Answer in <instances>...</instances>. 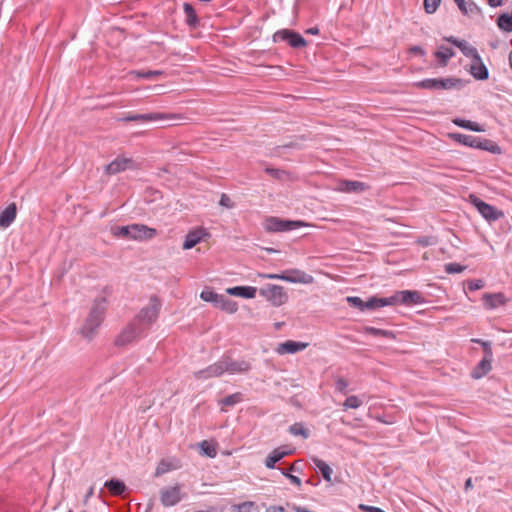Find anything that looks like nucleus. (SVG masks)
Wrapping results in <instances>:
<instances>
[{
  "mask_svg": "<svg viewBox=\"0 0 512 512\" xmlns=\"http://www.w3.org/2000/svg\"><path fill=\"white\" fill-rule=\"evenodd\" d=\"M106 311V299L104 297L97 298L81 328V334L86 339H92L97 328L101 325Z\"/></svg>",
  "mask_w": 512,
  "mask_h": 512,
  "instance_id": "obj_1",
  "label": "nucleus"
},
{
  "mask_svg": "<svg viewBox=\"0 0 512 512\" xmlns=\"http://www.w3.org/2000/svg\"><path fill=\"white\" fill-rule=\"evenodd\" d=\"M160 309V301L157 297L153 296L150 298L149 304L143 307L132 321L140 331L146 334L151 325L157 320Z\"/></svg>",
  "mask_w": 512,
  "mask_h": 512,
  "instance_id": "obj_2",
  "label": "nucleus"
},
{
  "mask_svg": "<svg viewBox=\"0 0 512 512\" xmlns=\"http://www.w3.org/2000/svg\"><path fill=\"white\" fill-rule=\"evenodd\" d=\"M111 232L116 237L133 240L151 239L156 235V230L143 224H131L127 226H114Z\"/></svg>",
  "mask_w": 512,
  "mask_h": 512,
  "instance_id": "obj_3",
  "label": "nucleus"
},
{
  "mask_svg": "<svg viewBox=\"0 0 512 512\" xmlns=\"http://www.w3.org/2000/svg\"><path fill=\"white\" fill-rule=\"evenodd\" d=\"M385 306L396 304H419L423 301V297L418 291L402 290L394 293L390 297H383Z\"/></svg>",
  "mask_w": 512,
  "mask_h": 512,
  "instance_id": "obj_4",
  "label": "nucleus"
},
{
  "mask_svg": "<svg viewBox=\"0 0 512 512\" xmlns=\"http://www.w3.org/2000/svg\"><path fill=\"white\" fill-rule=\"evenodd\" d=\"M186 496V493L182 492L181 485L179 484L164 487L160 490V500L162 505L165 507H171L178 504L186 498Z\"/></svg>",
  "mask_w": 512,
  "mask_h": 512,
  "instance_id": "obj_5",
  "label": "nucleus"
},
{
  "mask_svg": "<svg viewBox=\"0 0 512 512\" xmlns=\"http://www.w3.org/2000/svg\"><path fill=\"white\" fill-rule=\"evenodd\" d=\"M457 47L460 49L463 55L476 61L475 64L471 65L470 72L475 79L480 80V56L478 54L477 48L466 40H461L458 42Z\"/></svg>",
  "mask_w": 512,
  "mask_h": 512,
  "instance_id": "obj_6",
  "label": "nucleus"
},
{
  "mask_svg": "<svg viewBox=\"0 0 512 512\" xmlns=\"http://www.w3.org/2000/svg\"><path fill=\"white\" fill-rule=\"evenodd\" d=\"M274 42L286 41L295 49L306 46L307 42L301 34L289 29L279 30L273 35Z\"/></svg>",
  "mask_w": 512,
  "mask_h": 512,
  "instance_id": "obj_7",
  "label": "nucleus"
},
{
  "mask_svg": "<svg viewBox=\"0 0 512 512\" xmlns=\"http://www.w3.org/2000/svg\"><path fill=\"white\" fill-rule=\"evenodd\" d=\"M302 221L283 220L270 217L266 220V229L271 232H286L305 226Z\"/></svg>",
  "mask_w": 512,
  "mask_h": 512,
  "instance_id": "obj_8",
  "label": "nucleus"
},
{
  "mask_svg": "<svg viewBox=\"0 0 512 512\" xmlns=\"http://www.w3.org/2000/svg\"><path fill=\"white\" fill-rule=\"evenodd\" d=\"M260 294L271 301L274 306L284 304L288 298L282 286L268 284L260 289Z\"/></svg>",
  "mask_w": 512,
  "mask_h": 512,
  "instance_id": "obj_9",
  "label": "nucleus"
},
{
  "mask_svg": "<svg viewBox=\"0 0 512 512\" xmlns=\"http://www.w3.org/2000/svg\"><path fill=\"white\" fill-rule=\"evenodd\" d=\"M346 301L351 307L357 308L360 311L374 310L376 308L385 306L383 298L376 296L370 297L367 301H363L360 297L357 296H349L346 298Z\"/></svg>",
  "mask_w": 512,
  "mask_h": 512,
  "instance_id": "obj_10",
  "label": "nucleus"
},
{
  "mask_svg": "<svg viewBox=\"0 0 512 512\" xmlns=\"http://www.w3.org/2000/svg\"><path fill=\"white\" fill-rule=\"evenodd\" d=\"M145 333L143 331H140L135 325L133 321H131L128 326L121 332V334L117 337L115 343L118 346L126 345L133 340H135L137 337L143 336Z\"/></svg>",
  "mask_w": 512,
  "mask_h": 512,
  "instance_id": "obj_11",
  "label": "nucleus"
},
{
  "mask_svg": "<svg viewBox=\"0 0 512 512\" xmlns=\"http://www.w3.org/2000/svg\"><path fill=\"white\" fill-rule=\"evenodd\" d=\"M224 373L228 372L229 374H237V373H246L251 369V364L245 360H233L230 357L222 358Z\"/></svg>",
  "mask_w": 512,
  "mask_h": 512,
  "instance_id": "obj_12",
  "label": "nucleus"
},
{
  "mask_svg": "<svg viewBox=\"0 0 512 512\" xmlns=\"http://www.w3.org/2000/svg\"><path fill=\"white\" fill-rule=\"evenodd\" d=\"M173 118L172 116H168L163 113H145V114H138V113H128L126 116L121 118L122 121L125 122H139V123H146L150 121H159L164 119H170Z\"/></svg>",
  "mask_w": 512,
  "mask_h": 512,
  "instance_id": "obj_13",
  "label": "nucleus"
},
{
  "mask_svg": "<svg viewBox=\"0 0 512 512\" xmlns=\"http://www.w3.org/2000/svg\"><path fill=\"white\" fill-rule=\"evenodd\" d=\"M224 368H226V366H223L221 358L219 361L208 366L207 368L194 372V377L198 380H206L212 377H219L224 374Z\"/></svg>",
  "mask_w": 512,
  "mask_h": 512,
  "instance_id": "obj_14",
  "label": "nucleus"
},
{
  "mask_svg": "<svg viewBox=\"0 0 512 512\" xmlns=\"http://www.w3.org/2000/svg\"><path fill=\"white\" fill-rule=\"evenodd\" d=\"M283 275L282 280L290 283L311 284L314 281L311 275L299 269L286 270Z\"/></svg>",
  "mask_w": 512,
  "mask_h": 512,
  "instance_id": "obj_15",
  "label": "nucleus"
},
{
  "mask_svg": "<svg viewBox=\"0 0 512 512\" xmlns=\"http://www.w3.org/2000/svg\"><path fill=\"white\" fill-rule=\"evenodd\" d=\"M508 299L501 292L499 293H486L482 295L483 306L487 309H496L504 306Z\"/></svg>",
  "mask_w": 512,
  "mask_h": 512,
  "instance_id": "obj_16",
  "label": "nucleus"
},
{
  "mask_svg": "<svg viewBox=\"0 0 512 512\" xmlns=\"http://www.w3.org/2000/svg\"><path fill=\"white\" fill-rule=\"evenodd\" d=\"M308 346V343L287 340L283 343L278 344L276 352L280 355L294 354L304 350Z\"/></svg>",
  "mask_w": 512,
  "mask_h": 512,
  "instance_id": "obj_17",
  "label": "nucleus"
},
{
  "mask_svg": "<svg viewBox=\"0 0 512 512\" xmlns=\"http://www.w3.org/2000/svg\"><path fill=\"white\" fill-rule=\"evenodd\" d=\"M133 166V161L130 158L118 157L110 164L106 165L105 171L109 175L117 174Z\"/></svg>",
  "mask_w": 512,
  "mask_h": 512,
  "instance_id": "obj_18",
  "label": "nucleus"
},
{
  "mask_svg": "<svg viewBox=\"0 0 512 512\" xmlns=\"http://www.w3.org/2000/svg\"><path fill=\"white\" fill-rule=\"evenodd\" d=\"M205 235H207V233L203 228H197L195 230L190 231L185 237L183 249H192L203 239Z\"/></svg>",
  "mask_w": 512,
  "mask_h": 512,
  "instance_id": "obj_19",
  "label": "nucleus"
},
{
  "mask_svg": "<svg viewBox=\"0 0 512 512\" xmlns=\"http://www.w3.org/2000/svg\"><path fill=\"white\" fill-rule=\"evenodd\" d=\"M257 289L252 286H235L226 289V293L232 296L242 297L246 299L254 298Z\"/></svg>",
  "mask_w": 512,
  "mask_h": 512,
  "instance_id": "obj_20",
  "label": "nucleus"
},
{
  "mask_svg": "<svg viewBox=\"0 0 512 512\" xmlns=\"http://www.w3.org/2000/svg\"><path fill=\"white\" fill-rule=\"evenodd\" d=\"M482 217L489 223H492L503 218L504 212L482 201Z\"/></svg>",
  "mask_w": 512,
  "mask_h": 512,
  "instance_id": "obj_21",
  "label": "nucleus"
},
{
  "mask_svg": "<svg viewBox=\"0 0 512 512\" xmlns=\"http://www.w3.org/2000/svg\"><path fill=\"white\" fill-rule=\"evenodd\" d=\"M17 207L15 203L9 204L0 214V227H9L16 218Z\"/></svg>",
  "mask_w": 512,
  "mask_h": 512,
  "instance_id": "obj_22",
  "label": "nucleus"
},
{
  "mask_svg": "<svg viewBox=\"0 0 512 512\" xmlns=\"http://www.w3.org/2000/svg\"><path fill=\"white\" fill-rule=\"evenodd\" d=\"M365 189V183L360 181L342 180L338 184V190L346 193H359Z\"/></svg>",
  "mask_w": 512,
  "mask_h": 512,
  "instance_id": "obj_23",
  "label": "nucleus"
},
{
  "mask_svg": "<svg viewBox=\"0 0 512 512\" xmlns=\"http://www.w3.org/2000/svg\"><path fill=\"white\" fill-rule=\"evenodd\" d=\"M216 308H220L221 310L233 314L237 311L238 306L237 303L226 297L225 295H218L216 302L214 304Z\"/></svg>",
  "mask_w": 512,
  "mask_h": 512,
  "instance_id": "obj_24",
  "label": "nucleus"
},
{
  "mask_svg": "<svg viewBox=\"0 0 512 512\" xmlns=\"http://www.w3.org/2000/svg\"><path fill=\"white\" fill-rule=\"evenodd\" d=\"M290 454V451L284 450L282 447L274 449L265 460V466L269 469L275 468V464L282 458Z\"/></svg>",
  "mask_w": 512,
  "mask_h": 512,
  "instance_id": "obj_25",
  "label": "nucleus"
},
{
  "mask_svg": "<svg viewBox=\"0 0 512 512\" xmlns=\"http://www.w3.org/2000/svg\"><path fill=\"white\" fill-rule=\"evenodd\" d=\"M449 136L453 140H455L461 144H464L466 146L480 148V140H478L477 138H475L473 136L465 135V134H461V133H451V134H449Z\"/></svg>",
  "mask_w": 512,
  "mask_h": 512,
  "instance_id": "obj_26",
  "label": "nucleus"
},
{
  "mask_svg": "<svg viewBox=\"0 0 512 512\" xmlns=\"http://www.w3.org/2000/svg\"><path fill=\"white\" fill-rule=\"evenodd\" d=\"M482 350L484 352V356L482 358V376L487 374L492 370V351L488 343L482 342Z\"/></svg>",
  "mask_w": 512,
  "mask_h": 512,
  "instance_id": "obj_27",
  "label": "nucleus"
},
{
  "mask_svg": "<svg viewBox=\"0 0 512 512\" xmlns=\"http://www.w3.org/2000/svg\"><path fill=\"white\" fill-rule=\"evenodd\" d=\"M104 487L114 496L122 495L126 490L125 483L116 478L106 481Z\"/></svg>",
  "mask_w": 512,
  "mask_h": 512,
  "instance_id": "obj_28",
  "label": "nucleus"
},
{
  "mask_svg": "<svg viewBox=\"0 0 512 512\" xmlns=\"http://www.w3.org/2000/svg\"><path fill=\"white\" fill-rule=\"evenodd\" d=\"M183 10L186 16V24L191 28H196L199 25V19L193 6L189 3H184Z\"/></svg>",
  "mask_w": 512,
  "mask_h": 512,
  "instance_id": "obj_29",
  "label": "nucleus"
},
{
  "mask_svg": "<svg viewBox=\"0 0 512 512\" xmlns=\"http://www.w3.org/2000/svg\"><path fill=\"white\" fill-rule=\"evenodd\" d=\"M463 85V80L459 78L449 77L439 79V89H460Z\"/></svg>",
  "mask_w": 512,
  "mask_h": 512,
  "instance_id": "obj_30",
  "label": "nucleus"
},
{
  "mask_svg": "<svg viewBox=\"0 0 512 512\" xmlns=\"http://www.w3.org/2000/svg\"><path fill=\"white\" fill-rule=\"evenodd\" d=\"M453 56L454 51L443 45L439 46L438 50L435 52V57L439 60L441 66H446L448 60Z\"/></svg>",
  "mask_w": 512,
  "mask_h": 512,
  "instance_id": "obj_31",
  "label": "nucleus"
},
{
  "mask_svg": "<svg viewBox=\"0 0 512 512\" xmlns=\"http://www.w3.org/2000/svg\"><path fill=\"white\" fill-rule=\"evenodd\" d=\"M312 461H313L315 467L320 471L322 477L326 481L330 482L331 476L333 473L331 467L326 462H324L323 460L318 459V458H313Z\"/></svg>",
  "mask_w": 512,
  "mask_h": 512,
  "instance_id": "obj_32",
  "label": "nucleus"
},
{
  "mask_svg": "<svg viewBox=\"0 0 512 512\" xmlns=\"http://www.w3.org/2000/svg\"><path fill=\"white\" fill-rule=\"evenodd\" d=\"M454 2L465 15L476 14L478 12V7L474 2H470L468 5L465 0H454Z\"/></svg>",
  "mask_w": 512,
  "mask_h": 512,
  "instance_id": "obj_33",
  "label": "nucleus"
},
{
  "mask_svg": "<svg viewBox=\"0 0 512 512\" xmlns=\"http://www.w3.org/2000/svg\"><path fill=\"white\" fill-rule=\"evenodd\" d=\"M497 24L500 29L506 32H512V13L501 14L497 19Z\"/></svg>",
  "mask_w": 512,
  "mask_h": 512,
  "instance_id": "obj_34",
  "label": "nucleus"
},
{
  "mask_svg": "<svg viewBox=\"0 0 512 512\" xmlns=\"http://www.w3.org/2000/svg\"><path fill=\"white\" fill-rule=\"evenodd\" d=\"M364 332L367 334L374 335V336H381V337H384L387 339H395L394 333L389 330H382V329L366 326L364 328Z\"/></svg>",
  "mask_w": 512,
  "mask_h": 512,
  "instance_id": "obj_35",
  "label": "nucleus"
},
{
  "mask_svg": "<svg viewBox=\"0 0 512 512\" xmlns=\"http://www.w3.org/2000/svg\"><path fill=\"white\" fill-rule=\"evenodd\" d=\"M453 123L459 127L469 129L475 132H480V125L476 122H471L469 120L455 118L453 119Z\"/></svg>",
  "mask_w": 512,
  "mask_h": 512,
  "instance_id": "obj_36",
  "label": "nucleus"
},
{
  "mask_svg": "<svg viewBox=\"0 0 512 512\" xmlns=\"http://www.w3.org/2000/svg\"><path fill=\"white\" fill-rule=\"evenodd\" d=\"M289 432L294 436H302L307 439L310 435L309 430L306 429L302 423H294L289 427Z\"/></svg>",
  "mask_w": 512,
  "mask_h": 512,
  "instance_id": "obj_37",
  "label": "nucleus"
},
{
  "mask_svg": "<svg viewBox=\"0 0 512 512\" xmlns=\"http://www.w3.org/2000/svg\"><path fill=\"white\" fill-rule=\"evenodd\" d=\"M243 399V396L241 393L237 392L234 394H231L219 401V404L221 406H234L238 403H240Z\"/></svg>",
  "mask_w": 512,
  "mask_h": 512,
  "instance_id": "obj_38",
  "label": "nucleus"
},
{
  "mask_svg": "<svg viewBox=\"0 0 512 512\" xmlns=\"http://www.w3.org/2000/svg\"><path fill=\"white\" fill-rule=\"evenodd\" d=\"M482 150L498 155L502 153L501 147L496 142L489 139L482 140Z\"/></svg>",
  "mask_w": 512,
  "mask_h": 512,
  "instance_id": "obj_39",
  "label": "nucleus"
},
{
  "mask_svg": "<svg viewBox=\"0 0 512 512\" xmlns=\"http://www.w3.org/2000/svg\"><path fill=\"white\" fill-rule=\"evenodd\" d=\"M163 74L160 70H148V71H132L131 75H135L137 78L154 79Z\"/></svg>",
  "mask_w": 512,
  "mask_h": 512,
  "instance_id": "obj_40",
  "label": "nucleus"
},
{
  "mask_svg": "<svg viewBox=\"0 0 512 512\" xmlns=\"http://www.w3.org/2000/svg\"><path fill=\"white\" fill-rule=\"evenodd\" d=\"M415 86L422 89L439 90V79H424L415 83Z\"/></svg>",
  "mask_w": 512,
  "mask_h": 512,
  "instance_id": "obj_41",
  "label": "nucleus"
},
{
  "mask_svg": "<svg viewBox=\"0 0 512 512\" xmlns=\"http://www.w3.org/2000/svg\"><path fill=\"white\" fill-rule=\"evenodd\" d=\"M202 454L214 458L217 455V451L214 445L210 444L208 441L204 440L199 444Z\"/></svg>",
  "mask_w": 512,
  "mask_h": 512,
  "instance_id": "obj_42",
  "label": "nucleus"
},
{
  "mask_svg": "<svg viewBox=\"0 0 512 512\" xmlns=\"http://www.w3.org/2000/svg\"><path fill=\"white\" fill-rule=\"evenodd\" d=\"M265 172L272 178L277 180H285L288 178V173L285 170L272 168V167H266Z\"/></svg>",
  "mask_w": 512,
  "mask_h": 512,
  "instance_id": "obj_43",
  "label": "nucleus"
},
{
  "mask_svg": "<svg viewBox=\"0 0 512 512\" xmlns=\"http://www.w3.org/2000/svg\"><path fill=\"white\" fill-rule=\"evenodd\" d=\"M255 507V502L245 501L243 503L234 504L231 506L233 512H251Z\"/></svg>",
  "mask_w": 512,
  "mask_h": 512,
  "instance_id": "obj_44",
  "label": "nucleus"
},
{
  "mask_svg": "<svg viewBox=\"0 0 512 512\" xmlns=\"http://www.w3.org/2000/svg\"><path fill=\"white\" fill-rule=\"evenodd\" d=\"M362 405V401L358 396L352 395L348 396L343 403L345 409H357Z\"/></svg>",
  "mask_w": 512,
  "mask_h": 512,
  "instance_id": "obj_45",
  "label": "nucleus"
},
{
  "mask_svg": "<svg viewBox=\"0 0 512 512\" xmlns=\"http://www.w3.org/2000/svg\"><path fill=\"white\" fill-rule=\"evenodd\" d=\"M219 294L215 293L214 291L212 290H203L200 294V298L203 300V301H206V302H211L213 303V305L215 304L216 302V299L218 297Z\"/></svg>",
  "mask_w": 512,
  "mask_h": 512,
  "instance_id": "obj_46",
  "label": "nucleus"
},
{
  "mask_svg": "<svg viewBox=\"0 0 512 512\" xmlns=\"http://www.w3.org/2000/svg\"><path fill=\"white\" fill-rule=\"evenodd\" d=\"M440 2L441 0H424V9L426 13L433 14L437 10Z\"/></svg>",
  "mask_w": 512,
  "mask_h": 512,
  "instance_id": "obj_47",
  "label": "nucleus"
},
{
  "mask_svg": "<svg viewBox=\"0 0 512 512\" xmlns=\"http://www.w3.org/2000/svg\"><path fill=\"white\" fill-rule=\"evenodd\" d=\"M465 270V266H462L458 263H448L445 265V271L448 274L461 273Z\"/></svg>",
  "mask_w": 512,
  "mask_h": 512,
  "instance_id": "obj_48",
  "label": "nucleus"
},
{
  "mask_svg": "<svg viewBox=\"0 0 512 512\" xmlns=\"http://www.w3.org/2000/svg\"><path fill=\"white\" fill-rule=\"evenodd\" d=\"M347 387H348V382L344 378L339 377L336 379L335 389L338 392L346 395L348 393Z\"/></svg>",
  "mask_w": 512,
  "mask_h": 512,
  "instance_id": "obj_49",
  "label": "nucleus"
},
{
  "mask_svg": "<svg viewBox=\"0 0 512 512\" xmlns=\"http://www.w3.org/2000/svg\"><path fill=\"white\" fill-rule=\"evenodd\" d=\"M170 469H171V466L168 462L161 461L156 468L155 476H161V475L167 473L168 471H170Z\"/></svg>",
  "mask_w": 512,
  "mask_h": 512,
  "instance_id": "obj_50",
  "label": "nucleus"
},
{
  "mask_svg": "<svg viewBox=\"0 0 512 512\" xmlns=\"http://www.w3.org/2000/svg\"><path fill=\"white\" fill-rule=\"evenodd\" d=\"M219 204L225 208L233 207V202L231 201L230 197L226 194L221 195Z\"/></svg>",
  "mask_w": 512,
  "mask_h": 512,
  "instance_id": "obj_51",
  "label": "nucleus"
},
{
  "mask_svg": "<svg viewBox=\"0 0 512 512\" xmlns=\"http://www.w3.org/2000/svg\"><path fill=\"white\" fill-rule=\"evenodd\" d=\"M467 290L470 292L477 291L480 289V280H469L467 281Z\"/></svg>",
  "mask_w": 512,
  "mask_h": 512,
  "instance_id": "obj_52",
  "label": "nucleus"
},
{
  "mask_svg": "<svg viewBox=\"0 0 512 512\" xmlns=\"http://www.w3.org/2000/svg\"><path fill=\"white\" fill-rule=\"evenodd\" d=\"M282 474L284 476H286L291 481V483H293L294 485L301 486V479L299 477L294 476V475H292L290 473H287L284 470L282 471Z\"/></svg>",
  "mask_w": 512,
  "mask_h": 512,
  "instance_id": "obj_53",
  "label": "nucleus"
},
{
  "mask_svg": "<svg viewBox=\"0 0 512 512\" xmlns=\"http://www.w3.org/2000/svg\"><path fill=\"white\" fill-rule=\"evenodd\" d=\"M359 508L365 512H385L383 511L382 509L378 508V507H374V506H368V505H364V504H361L359 506Z\"/></svg>",
  "mask_w": 512,
  "mask_h": 512,
  "instance_id": "obj_54",
  "label": "nucleus"
},
{
  "mask_svg": "<svg viewBox=\"0 0 512 512\" xmlns=\"http://www.w3.org/2000/svg\"><path fill=\"white\" fill-rule=\"evenodd\" d=\"M260 276L265 279H278V280H282V277H284L283 273H281V274H260Z\"/></svg>",
  "mask_w": 512,
  "mask_h": 512,
  "instance_id": "obj_55",
  "label": "nucleus"
},
{
  "mask_svg": "<svg viewBox=\"0 0 512 512\" xmlns=\"http://www.w3.org/2000/svg\"><path fill=\"white\" fill-rule=\"evenodd\" d=\"M470 199L475 208L480 212V198L476 195H470Z\"/></svg>",
  "mask_w": 512,
  "mask_h": 512,
  "instance_id": "obj_56",
  "label": "nucleus"
},
{
  "mask_svg": "<svg viewBox=\"0 0 512 512\" xmlns=\"http://www.w3.org/2000/svg\"><path fill=\"white\" fill-rule=\"evenodd\" d=\"M471 375H472V377L474 379H479L480 378V362L478 364H476V366L474 367Z\"/></svg>",
  "mask_w": 512,
  "mask_h": 512,
  "instance_id": "obj_57",
  "label": "nucleus"
},
{
  "mask_svg": "<svg viewBox=\"0 0 512 512\" xmlns=\"http://www.w3.org/2000/svg\"><path fill=\"white\" fill-rule=\"evenodd\" d=\"M410 51L415 54L424 55V50L420 46H413Z\"/></svg>",
  "mask_w": 512,
  "mask_h": 512,
  "instance_id": "obj_58",
  "label": "nucleus"
},
{
  "mask_svg": "<svg viewBox=\"0 0 512 512\" xmlns=\"http://www.w3.org/2000/svg\"><path fill=\"white\" fill-rule=\"evenodd\" d=\"M445 40L450 42L451 44H453L456 47H457V43L461 41V39H458L454 36L446 37Z\"/></svg>",
  "mask_w": 512,
  "mask_h": 512,
  "instance_id": "obj_59",
  "label": "nucleus"
},
{
  "mask_svg": "<svg viewBox=\"0 0 512 512\" xmlns=\"http://www.w3.org/2000/svg\"><path fill=\"white\" fill-rule=\"evenodd\" d=\"M94 495V487H90L85 495L84 502L86 503L90 497Z\"/></svg>",
  "mask_w": 512,
  "mask_h": 512,
  "instance_id": "obj_60",
  "label": "nucleus"
},
{
  "mask_svg": "<svg viewBox=\"0 0 512 512\" xmlns=\"http://www.w3.org/2000/svg\"><path fill=\"white\" fill-rule=\"evenodd\" d=\"M492 7H497L502 4L503 0H487Z\"/></svg>",
  "mask_w": 512,
  "mask_h": 512,
  "instance_id": "obj_61",
  "label": "nucleus"
},
{
  "mask_svg": "<svg viewBox=\"0 0 512 512\" xmlns=\"http://www.w3.org/2000/svg\"><path fill=\"white\" fill-rule=\"evenodd\" d=\"M306 33L316 35L319 33V29L317 27H311L306 30Z\"/></svg>",
  "mask_w": 512,
  "mask_h": 512,
  "instance_id": "obj_62",
  "label": "nucleus"
},
{
  "mask_svg": "<svg viewBox=\"0 0 512 512\" xmlns=\"http://www.w3.org/2000/svg\"><path fill=\"white\" fill-rule=\"evenodd\" d=\"M488 78V70L485 67V65L482 63V80H485Z\"/></svg>",
  "mask_w": 512,
  "mask_h": 512,
  "instance_id": "obj_63",
  "label": "nucleus"
},
{
  "mask_svg": "<svg viewBox=\"0 0 512 512\" xmlns=\"http://www.w3.org/2000/svg\"><path fill=\"white\" fill-rule=\"evenodd\" d=\"M419 243L424 246L430 245L431 244L430 238H428V237L422 238L419 240Z\"/></svg>",
  "mask_w": 512,
  "mask_h": 512,
  "instance_id": "obj_64",
  "label": "nucleus"
}]
</instances>
